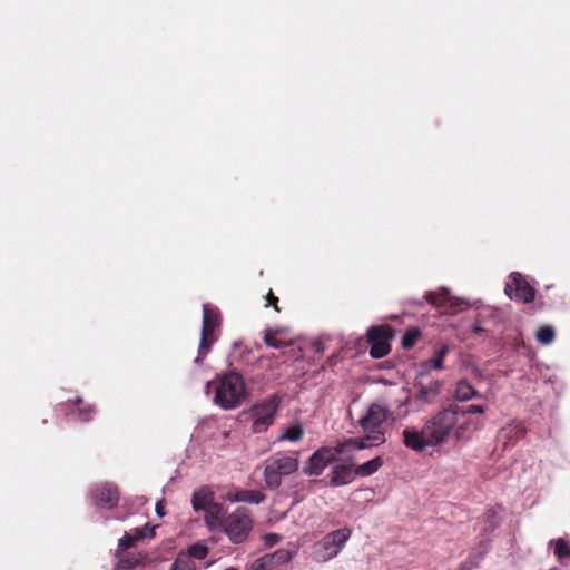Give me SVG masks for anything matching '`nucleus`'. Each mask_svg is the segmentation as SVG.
<instances>
[{
  "instance_id": "nucleus-30",
  "label": "nucleus",
  "mask_w": 570,
  "mask_h": 570,
  "mask_svg": "<svg viewBox=\"0 0 570 570\" xmlns=\"http://www.w3.org/2000/svg\"><path fill=\"white\" fill-rule=\"evenodd\" d=\"M170 570H196V563L194 560H190L188 556L177 554Z\"/></svg>"
},
{
  "instance_id": "nucleus-10",
  "label": "nucleus",
  "mask_w": 570,
  "mask_h": 570,
  "mask_svg": "<svg viewBox=\"0 0 570 570\" xmlns=\"http://www.w3.org/2000/svg\"><path fill=\"white\" fill-rule=\"evenodd\" d=\"M295 551L285 548L277 549L254 560L247 570H287Z\"/></svg>"
},
{
  "instance_id": "nucleus-50",
  "label": "nucleus",
  "mask_w": 570,
  "mask_h": 570,
  "mask_svg": "<svg viewBox=\"0 0 570 570\" xmlns=\"http://www.w3.org/2000/svg\"><path fill=\"white\" fill-rule=\"evenodd\" d=\"M313 482H314V483L323 482V480H314Z\"/></svg>"
},
{
  "instance_id": "nucleus-17",
  "label": "nucleus",
  "mask_w": 570,
  "mask_h": 570,
  "mask_svg": "<svg viewBox=\"0 0 570 570\" xmlns=\"http://www.w3.org/2000/svg\"><path fill=\"white\" fill-rule=\"evenodd\" d=\"M414 387L417 389L416 397L420 401L431 403L441 392V382L439 380H430L428 383H424L423 377L419 376L414 382Z\"/></svg>"
},
{
  "instance_id": "nucleus-36",
  "label": "nucleus",
  "mask_w": 570,
  "mask_h": 570,
  "mask_svg": "<svg viewBox=\"0 0 570 570\" xmlns=\"http://www.w3.org/2000/svg\"><path fill=\"white\" fill-rule=\"evenodd\" d=\"M264 343L273 348H281L283 346V343L275 338V335H273V331L271 328L265 331Z\"/></svg>"
},
{
  "instance_id": "nucleus-23",
  "label": "nucleus",
  "mask_w": 570,
  "mask_h": 570,
  "mask_svg": "<svg viewBox=\"0 0 570 570\" xmlns=\"http://www.w3.org/2000/svg\"><path fill=\"white\" fill-rule=\"evenodd\" d=\"M213 502V492L208 488H200L195 491L191 498V504L195 511H205Z\"/></svg>"
},
{
  "instance_id": "nucleus-46",
  "label": "nucleus",
  "mask_w": 570,
  "mask_h": 570,
  "mask_svg": "<svg viewBox=\"0 0 570 570\" xmlns=\"http://www.w3.org/2000/svg\"><path fill=\"white\" fill-rule=\"evenodd\" d=\"M214 382H207L206 385H205V392L206 394H209L210 393V389H212V385H213Z\"/></svg>"
},
{
  "instance_id": "nucleus-37",
  "label": "nucleus",
  "mask_w": 570,
  "mask_h": 570,
  "mask_svg": "<svg viewBox=\"0 0 570 570\" xmlns=\"http://www.w3.org/2000/svg\"><path fill=\"white\" fill-rule=\"evenodd\" d=\"M368 443L371 444H382L385 442L384 433L383 432H374L372 434L366 435Z\"/></svg>"
},
{
  "instance_id": "nucleus-40",
  "label": "nucleus",
  "mask_w": 570,
  "mask_h": 570,
  "mask_svg": "<svg viewBox=\"0 0 570 570\" xmlns=\"http://www.w3.org/2000/svg\"><path fill=\"white\" fill-rule=\"evenodd\" d=\"M471 331L476 335H481L485 332L479 318H476L475 322L471 325Z\"/></svg>"
},
{
  "instance_id": "nucleus-39",
  "label": "nucleus",
  "mask_w": 570,
  "mask_h": 570,
  "mask_svg": "<svg viewBox=\"0 0 570 570\" xmlns=\"http://www.w3.org/2000/svg\"><path fill=\"white\" fill-rule=\"evenodd\" d=\"M266 299L267 305H272L275 308V311L279 312V308L277 306L278 298L274 295L272 291H269V293L267 294Z\"/></svg>"
},
{
  "instance_id": "nucleus-24",
  "label": "nucleus",
  "mask_w": 570,
  "mask_h": 570,
  "mask_svg": "<svg viewBox=\"0 0 570 570\" xmlns=\"http://www.w3.org/2000/svg\"><path fill=\"white\" fill-rule=\"evenodd\" d=\"M479 395V392L465 380L458 382L454 397L459 402H465Z\"/></svg>"
},
{
  "instance_id": "nucleus-7",
  "label": "nucleus",
  "mask_w": 570,
  "mask_h": 570,
  "mask_svg": "<svg viewBox=\"0 0 570 570\" xmlns=\"http://www.w3.org/2000/svg\"><path fill=\"white\" fill-rule=\"evenodd\" d=\"M281 402L282 397L278 394H273L252 406V430L254 433L265 432L274 423Z\"/></svg>"
},
{
  "instance_id": "nucleus-45",
  "label": "nucleus",
  "mask_w": 570,
  "mask_h": 570,
  "mask_svg": "<svg viewBox=\"0 0 570 570\" xmlns=\"http://www.w3.org/2000/svg\"><path fill=\"white\" fill-rule=\"evenodd\" d=\"M232 347H233V353L230 354V356H229V357H234V353H235L238 348L243 347V342H242V341H235V342L232 344Z\"/></svg>"
},
{
  "instance_id": "nucleus-43",
  "label": "nucleus",
  "mask_w": 570,
  "mask_h": 570,
  "mask_svg": "<svg viewBox=\"0 0 570 570\" xmlns=\"http://www.w3.org/2000/svg\"><path fill=\"white\" fill-rule=\"evenodd\" d=\"M156 513L158 517H164L165 515V505H164V501H158L157 504H156Z\"/></svg>"
},
{
  "instance_id": "nucleus-6",
  "label": "nucleus",
  "mask_w": 570,
  "mask_h": 570,
  "mask_svg": "<svg viewBox=\"0 0 570 570\" xmlns=\"http://www.w3.org/2000/svg\"><path fill=\"white\" fill-rule=\"evenodd\" d=\"M253 529L250 512L245 507H238L228 514L223 522L222 530L228 535L233 543H243L247 540Z\"/></svg>"
},
{
  "instance_id": "nucleus-14",
  "label": "nucleus",
  "mask_w": 570,
  "mask_h": 570,
  "mask_svg": "<svg viewBox=\"0 0 570 570\" xmlns=\"http://www.w3.org/2000/svg\"><path fill=\"white\" fill-rule=\"evenodd\" d=\"M389 410L379 403H372L366 414L360 420V425L364 431L374 432L387 420Z\"/></svg>"
},
{
  "instance_id": "nucleus-3",
  "label": "nucleus",
  "mask_w": 570,
  "mask_h": 570,
  "mask_svg": "<svg viewBox=\"0 0 570 570\" xmlns=\"http://www.w3.org/2000/svg\"><path fill=\"white\" fill-rule=\"evenodd\" d=\"M222 324L223 316L219 308L212 304H204L198 355L194 361L196 364L200 365L203 363L213 344L218 340L216 332L220 330Z\"/></svg>"
},
{
  "instance_id": "nucleus-33",
  "label": "nucleus",
  "mask_w": 570,
  "mask_h": 570,
  "mask_svg": "<svg viewBox=\"0 0 570 570\" xmlns=\"http://www.w3.org/2000/svg\"><path fill=\"white\" fill-rule=\"evenodd\" d=\"M95 412L96 409L91 404H83L77 409L78 417L81 422H89Z\"/></svg>"
},
{
  "instance_id": "nucleus-5",
  "label": "nucleus",
  "mask_w": 570,
  "mask_h": 570,
  "mask_svg": "<svg viewBox=\"0 0 570 570\" xmlns=\"http://www.w3.org/2000/svg\"><path fill=\"white\" fill-rule=\"evenodd\" d=\"M352 535V529L344 527L325 534L314 544V554L317 561L326 562L335 558Z\"/></svg>"
},
{
  "instance_id": "nucleus-12",
  "label": "nucleus",
  "mask_w": 570,
  "mask_h": 570,
  "mask_svg": "<svg viewBox=\"0 0 570 570\" xmlns=\"http://www.w3.org/2000/svg\"><path fill=\"white\" fill-rule=\"evenodd\" d=\"M510 281L505 285V294L517 302L529 304L534 301L535 289L531 286L519 272L510 274Z\"/></svg>"
},
{
  "instance_id": "nucleus-18",
  "label": "nucleus",
  "mask_w": 570,
  "mask_h": 570,
  "mask_svg": "<svg viewBox=\"0 0 570 570\" xmlns=\"http://www.w3.org/2000/svg\"><path fill=\"white\" fill-rule=\"evenodd\" d=\"M448 353L449 346L446 344H442L441 346H439L435 350L433 357L420 363L419 376L424 377L432 370H443V361Z\"/></svg>"
},
{
  "instance_id": "nucleus-41",
  "label": "nucleus",
  "mask_w": 570,
  "mask_h": 570,
  "mask_svg": "<svg viewBox=\"0 0 570 570\" xmlns=\"http://www.w3.org/2000/svg\"><path fill=\"white\" fill-rule=\"evenodd\" d=\"M338 463H341V464H347V465H350L352 469H357V466H358V465L355 463V458H354V456H352V455H348V456H346V458H345V459H343V460H340V459H338Z\"/></svg>"
},
{
  "instance_id": "nucleus-26",
  "label": "nucleus",
  "mask_w": 570,
  "mask_h": 570,
  "mask_svg": "<svg viewBox=\"0 0 570 570\" xmlns=\"http://www.w3.org/2000/svg\"><path fill=\"white\" fill-rule=\"evenodd\" d=\"M208 552H209V549L206 544H204L202 542H196V543H193L191 546H189V548L186 552L180 551L178 554L179 556H188V558L190 560H194V559L203 560L208 556Z\"/></svg>"
},
{
  "instance_id": "nucleus-11",
  "label": "nucleus",
  "mask_w": 570,
  "mask_h": 570,
  "mask_svg": "<svg viewBox=\"0 0 570 570\" xmlns=\"http://www.w3.org/2000/svg\"><path fill=\"white\" fill-rule=\"evenodd\" d=\"M89 497L95 507L111 510L118 505L120 493L116 484L105 482L92 487Z\"/></svg>"
},
{
  "instance_id": "nucleus-48",
  "label": "nucleus",
  "mask_w": 570,
  "mask_h": 570,
  "mask_svg": "<svg viewBox=\"0 0 570 570\" xmlns=\"http://www.w3.org/2000/svg\"><path fill=\"white\" fill-rule=\"evenodd\" d=\"M271 330L273 331V335H275V336H276V335H278V334H281V333H283V330H282V328H279V327H277V328H271Z\"/></svg>"
},
{
  "instance_id": "nucleus-13",
  "label": "nucleus",
  "mask_w": 570,
  "mask_h": 570,
  "mask_svg": "<svg viewBox=\"0 0 570 570\" xmlns=\"http://www.w3.org/2000/svg\"><path fill=\"white\" fill-rule=\"evenodd\" d=\"M402 434L404 445L413 451L422 452L428 446H436L432 442V438L428 435V431L425 432V424L421 430L406 428Z\"/></svg>"
},
{
  "instance_id": "nucleus-4",
  "label": "nucleus",
  "mask_w": 570,
  "mask_h": 570,
  "mask_svg": "<svg viewBox=\"0 0 570 570\" xmlns=\"http://www.w3.org/2000/svg\"><path fill=\"white\" fill-rule=\"evenodd\" d=\"M298 459L295 456L277 453L269 460L264 469L265 487L276 490L282 484V476L292 474L298 469Z\"/></svg>"
},
{
  "instance_id": "nucleus-49",
  "label": "nucleus",
  "mask_w": 570,
  "mask_h": 570,
  "mask_svg": "<svg viewBox=\"0 0 570 570\" xmlns=\"http://www.w3.org/2000/svg\"><path fill=\"white\" fill-rule=\"evenodd\" d=\"M249 353H250V350H249V348H247V347H244V348H243L242 354H249Z\"/></svg>"
},
{
  "instance_id": "nucleus-42",
  "label": "nucleus",
  "mask_w": 570,
  "mask_h": 570,
  "mask_svg": "<svg viewBox=\"0 0 570 570\" xmlns=\"http://www.w3.org/2000/svg\"><path fill=\"white\" fill-rule=\"evenodd\" d=\"M71 404H72V405H76V406H77V409H78L79 406L83 405L85 403H83V400H82V397H81V396H77L75 400H72V401H71V400H69L66 404H62L61 406H66V407H68V406H69V405H71Z\"/></svg>"
},
{
  "instance_id": "nucleus-28",
  "label": "nucleus",
  "mask_w": 570,
  "mask_h": 570,
  "mask_svg": "<svg viewBox=\"0 0 570 570\" xmlns=\"http://www.w3.org/2000/svg\"><path fill=\"white\" fill-rule=\"evenodd\" d=\"M423 299L435 307H443L448 301V293L445 291L426 292Z\"/></svg>"
},
{
  "instance_id": "nucleus-35",
  "label": "nucleus",
  "mask_w": 570,
  "mask_h": 570,
  "mask_svg": "<svg viewBox=\"0 0 570 570\" xmlns=\"http://www.w3.org/2000/svg\"><path fill=\"white\" fill-rule=\"evenodd\" d=\"M135 535L138 541L146 538L151 539L155 537V527H149V524L146 523L144 527L135 529Z\"/></svg>"
},
{
  "instance_id": "nucleus-9",
  "label": "nucleus",
  "mask_w": 570,
  "mask_h": 570,
  "mask_svg": "<svg viewBox=\"0 0 570 570\" xmlns=\"http://www.w3.org/2000/svg\"><path fill=\"white\" fill-rule=\"evenodd\" d=\"M340 455L335 446H321L305 462L303 473L308 476H320L332 463L337 461Z\"/></svg>"
},
{
  "instance_id": "nucleus-44",
  "label": "nucleus",
  "mask_w": 570,
  "mask_h": 570,
  "mask_svg": "<svg viewBox=\"0 0 570 570\" xmlns=\"http://www.w3.org/2000/svg\"><path fill=\"white\" fill-rule=\"evenodd\" d=\"M313 348L316 353H323L324 352V344L321 341L313 342Z\"/></svg>"
},
{
  "instance_id": "nucleus-34",
  "label": "nucleus",
  "mask_w": 570,
  "mask_h": 570,
  "mask_svg": "<svg viewBox=\"0 0 570 570\" xmlns=\"http://www.w3.org/2000/svg\"><path fill=\"white\" fill-rule=\"evenodd\" d=\"M485 411V407L483 405H459L458 415H464L468 414L469 416L472 414H483Z\"/></svg>"
},
{
  "instance_id": "nucleus-15",
  "label": "nucleus",
  "mask_w": 570,
  "mask_h": 570,
  "mask_svg": "<svg viewBox=\"0 0 570 570\" xmlns=\"http://www.w3.org/2000/svg\"><path fill=\"white\" fill-rule=\"evenodd\" d=\"M357 478L355 469L347 464L332 463L331 472L328 474V485L338 488L352 483Z\"/></svg>"
},
{
  "instance_id": "nucleus-25",
  "label": "nucleus",
  "mask_w": 570,
  "mask_h": 570,
  "mask_svg": "<svg viewBox=\"0 0 570 570\" xmlns=\"http://www.w3.org/2000/svg\"><path fill=\"white\" fill-rule=\"evenodd\" d=\"M383 465L382 456H375L374 459L360 464L357 469H355L357 476H368L379 471V469Z\"/></svg>"
},
{
  "instance_id": "nucleus-27",
  "label": "nucleus",
  "mask_w": 570,
  "mask_h": 570,
  "mask_svg": "<svg viewBox=\"0 0 570 570\" xmlns=\"http://www.w3.org/2000/svg\"><path fill=\"white\" fill-rule=\"evenodd\" d=\"M422 336V331L419 327H410L403 334L401 345L404 350H411Z\"/></svg>"
},
{
  "instance_id": "nucleus-31",
  "label": "nucleus",
  "mask_w": 570,
  "mask_h": 570,
  "mask_svg": "<svg viewBox=\"0 0 570 570\" xmlns=\"http://www.w3.org/2000/svg\"><path fill=\"white\" fill-rule=\"evenodd\" d=\"M303 434H304V430L301 425H293V426L288 428L281 438L296 442L303 438Z\"/></svg>"
},
{
  "instance_id": "nucleus-21",
  "label": "nucleus",
  "mask_w": 570,
  "mask_h": 570,
  "mask_svg": "<svg viewBox=\"0 0 570 570\" xmlns=\"http://www.w3.org/2000/svg\"><path fill=\"white\" fill-rule=\"evenodd\" d=\"M265 494L259 490H238L234 494L229 493L228 499L235 502H247L258 504L265 500Z\"/></svg>"
},
{
  "instance_id": "nucleus-47",
  "label": "nucleus",
  "mask_w": 570,
  "mask_h": 570,
  "mask_svg": "<svg viewBox=\"0 0 570 570\" xmlns=\"http://www.w3.org/2000/svg\"><path fill=\"white\" fill-rule=\"evenodd\" d=\"M410 304H413V305H419V306H422L423 305V302L422 301H414V299H410L407 301Z\"/></svg>"
},
{
  "instance_id": "nucleus-32",
  "label": "nucleus",
  "mask_w": 570,
  "mask_h": 570,
  "mask_svg": "<svg viewBox=\"0 0 570 570\" xmlns=\"http://www.w3.org/2000/svg\"><path fill=\"white\" fill-rule=\"evenodd\" d=\"M554 553L559 559L570 558V546L564 539L556 541Z\"/></svg>"
},
{
  "instance_id": "nucleus-16",
  "label": "nucleus",
  "mask_w": 570,
  "mask_h": 570,
  "mask_svg": "<svg viewBox=\"0 0 570 570\" xmlns=\"http://www.w3.org/2000/svg\"><path fill=\"white\" fill-rule=\"evenodd\" d=\"M137 542H138V540H137L136 535L129 534V533H125L124 537L119 539L118 547L115 552V556L118 558V563H117L118 569H125V570L134 569L139 563V561L137 559H129V558L121 557L126 550L134 548Z\"/></svg>"
},
{
  "instance_id": "nucleus-8",
  "label": "nucleus",
  "mask_w": 570,
  "mask_h": 570,
  "mask_svg": "<svg viewBox=\"0 0 570 570\" xmlns=\"http://www.w3.org/2000/svg\"><path fill=\"white\" fill-rule=\"evenodd\" d=\"M396 331L389 324L372 325L366 331V342L370 344V355L373 358H382L391 351L390 342Z\"/></svg>"
},
{
  "instance_id": "nucleus-2",
  "label": "nucleus",
  "mask_w": 570,
  "mask_h": 570,
  "mask_svg": "<svg viewBox=\"0 0 570 570\" xmlns=\"http://www.w3.org/2000/svg\"><path fill=\"white\" fill-rule=\"evenodd\" d=\"M459 404L450 403L448 406L439 410L425 422V432L432 438L435 445H441L448 441L453 433L455 436V426L458 425Z\"/></svg>"
},
{
  "instance_id": "nucleus-38",
  "label": "nucleus",
  "mask_w": 570,
  "mask_h": 570,
  "mask_svg": "<svg viewBox=\"0 0 570 570\" xmlns=\"http://www.w3.org/2000/svg\"><path fill=\"white\" fill-rule=\"evenodd\" d=\"M281 541V535L277 533H268L265 535V543L269 547L277 544Z\"/></svg>"
},
{
  "instance_id": "nucleus-22",
  "label": "nucleus",
  "mask_w": 570,
  "mask_h": 570,
  "mask_svg": "<svg viewBox=\"0 0 570 570\" xmlns=\"http://www.w3.org/2000/svg\"><path fill=\"white\" fill-rule=\"evenodd\" d=\"M372 444L368 443L367 438H348L336 443V452L344 454L348 450H363L370 448Z\"/></svg>"
},
{
  "instance_id": "nucleus-51",
  "label": "nucleus",
  "mask_w": 570,
  "mask_h": 570,
  "mask_svg": "<svg viewBox=\"0 0 570 570\" xmlns=\"http://www.w3.org/2000/svg\"><path fill=\"white\" fill-rule=\"evenodd\" d=\"M226 570H237V569H235V568H228V569H226Z\"/></svg>"
},
{
  "instance_id": "nucleus-20",
  "label": "nucleus",
  "mask_w": 570,
  "mask_h": 570,
  "mask_svg": "<svg viewBox=\"0 0 570 570\" xmlns=\"http://www.w3.org/2000/svg\"><path fill=\"white\" fill-rule=\"evenodd\" d=\"M205 522L210 530L222 529L226 512L220 503L212 502L205 510Z\"/></svg>"
},
{
  "instance_id": "nucleus-19",
  "label": "nucleus",
  "mask_w": 570,
  "mask_h": 570,
  "mask_svg": "<svg viewBox=\"0 0 570 570\" xmlns=\"http://www.w3.org/2000/svg\"><path fill=\"white\" fill-rule=\"evenodd\" d=\"M483 426V421L481 419H473L468 414L460 415L458 420V425L455 426V440L460 441L463 439H469L466 433L475 432Z\"/></svg>"
},
{
  "instance_id": "nucleus-1",
  "label": "nucleus",
  "mask_w": 570,
  "mask_h": 570,
  "mask_svg": "<svg viewBox=\"0 0 570 570\" xmlns=\"http://www.w3.org/2000/svg\"><path fill=\"white\" fill-rule=\"evenodd\" d=\"M215 383L213 402L225 411L239 407L247 397L244 377L236 370L218 374Z\"/></svg>"
},
{
  "instance_id": "nucleus-29",
  "label": "nucleus",
  "mask_w": 570,
  "mask_h": 570,
  "mask_svg": "<svg viewBox=\"0 0 570 570\" xmlns=\"http://www.w3.org/2000/svg\"><path fill=\"white\" fill-rule=\"evenodd\" d=\"M554 337H556V332L551 325L540 326L535 334L537 341L543 345H548V344L552 343Z\"/></svg>"
}]
</instances>
